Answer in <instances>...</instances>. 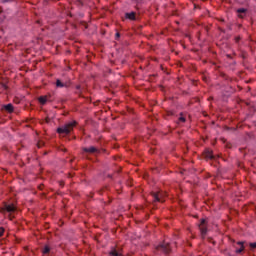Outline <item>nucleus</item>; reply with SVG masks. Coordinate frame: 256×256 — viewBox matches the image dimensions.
<instances>
[{
	"label": "nucleus",
	"mask_w": 256,
	"mask_h": 256,
	"mask_svg": "<svg viewBox=\"0 0 256 256\" xmlns=\"http://www.w3.org/2000/svg\"><path fill=\"white\" fill-rule=\"evenodd\" d=\"M75 125H77V122H75V121L70 122V123L58 128L57 133H59L60 135H69V133L73 131V128L75 127Z\"/></svg>",
	"instance_id": "obj_1"
},
{
	"label": "nucleus",
	"mask_w": 256,
	"mask_h": 256,
	"mask_svg": "<svg viewBox=\"0 0 256 256\" xmlns=\"http://www.w3.org/2000/svg\"><path fill=\"white\" fill-rule=\"evenodd\" d=\"M17 207L14 204H4V207L0 208V213H15Z\"/></svg>",
	"instance_id": "obj_2"
},
{
	"label": "nucleus",
	"mask_w": 256,
	"mask_h": 256,
	"mask_svg": "<svg viewBox=\"0 0 256 256\" xmlns=\"http://www.w3.org/2000/svg\"><path fill=\"white\" fill-rule=\"evenodd\" d=\"M152 197L154 201H157L158 203H163V201H165V193L163 192H154L152 193Z\"/></svg>",
	"instance_id": "obj_3"
},
{
	"label": "nucleus",
	"mask_w": 256,
	"mask_h": 256,
	"mask_svg": "<svg viewBox=\"0 0 256 256\" xmlns=\"http://www.w3.org/2000/svg\"><path fill=\"white\" fill-rule=\"evenodd\" d=\"M199 230L201 235L205 236L207 235V220L206 219H201L200 224H199Z\"/></svg>",
	"instance_id": "obj_4"
},
{
	"label": "nucleus",
	"mask_w": 256,
	"mask_h": 256,
	"mask_svg": "<svg viewBox=\"0 0 256 256\" xmlns=\"http://www.w3.org/2000/svg\"><path fill=\"white\" fill-rule=\"evenodd\" d=\"M158 251H164V253H169L171 251V246L169 245V243L164 242L163 244L159 245L157 247Z\"/></svg>",
	"instance_id": "obj_5"
},
{
	"label": "nucleus",
	"mask_w": 256,
	"mask_h": 256,
	"mask_svg": "<svg viewBox=\"0 0 256 256\" xmlns=\"http://www.w3.org/2000/svg\"><path fill=\"white\" fill-rule=\"evenodd\" d=\"M237 245L239 246V249L236 250V253H243V251H245V245L243 242H237Z\"/></svg>",
	"instance_id": "obj_6"
},
{
	"label": "nucleus",
	"mask_w": 256,
	"mask_h": 256,
	"mask_svg": "<svg viewBox=\"0 0 256 256\" xmlns=\"http://www.w3.org/2000/svg\"><path fill=\"white\" fill-rule=\"evenodd\" d=\"M135 12L126 13L125 17L126 19H130V21H135Z\"/></svg>",
	"instance_id": "obj_7"
},
{
	"label": "nucleus",
	"mask_w": 256,
	"mask_h": 256,
	"mask_svg": "<svg viewBox=\"0 0 256 256\" xmlns=\"http://www.w3.org/2000/svg\"><path fill=\"white\" fill-rule=\"evenodd\" d=\"M83 151H85V153H97V148L92 146L89 148H84Z\"/></svg>",
	"instance_id": "obj_8"
},
{
	"label": "nucleus",
	"mask_w": 256,
	"mask_h": 256,
	"mask_svg": "<svg viewBox=\"0 0 256 256\" xmlns=\"http://www.w3.org/2000/svg\"><path fill=\"white\" fill-rule=\"evenodd\" d=\"M109 256H123V253L117 251L116 249H113L109 252Z\"/></svg>",
	"instance_id": "obj_9"
},
{
	"label": "nucleus",
	"mask_w": 256,
	"mask_h": 256,
	"mask_svg": "<svg viewBox=\"0 0 256 256\" xmlns=\"http://www.w3.org/2000/svg\"><path fill=\"white\" fill-rule=\"evenodd\" d=\"M204 155H205L206 159H213V151H211V150H206L204 152Z\"/></svg>",
	"instance_id": "obj_10"
},
{
	"label": "nucleus",
	"mask_w": 256,
	"mask_h": 256,
	"mask_svg": "<svg viewBox=\"0 0 256 256\" xmlns=\"http://www.w3.org/2000/svg\"><path fill=\"white\" fill-rule=\"evenodd\" d=\"M5 111H8V113H13V105L7 104L4 106Z\"/></svg>",
	"instance_id": "obj_11"
},
{
	"label": "nucleus",
	"mask_w": 256,
	"mask_h": 256,
	"mask_svg": "<svg viewBox=\"0 0 256 256\" xmlns=\"http://www.w3.org/2000/svg\"><path fill=\"white\" fill-rule=\"evenodd\" d=\"M39 103H41L42 105H45V103H47V96H41L38 98Z\"/></svg>",
	"instance_id": "obj_12"
},
{
	"label": "nucleus",
	"mask_w": 256,
	"mask_h": 256,
	"mask_svg": "<svg viewBox=\"0 0 256 256\" xmlns=\"http://www.w3.org/2000/svg\"><path fill=\"white\" fill-rule=\"evenodd\" d=\"M49 251H51V248H49V246H45L42 253H44V255H46V253H49Z\"/></svg>",
	"instance_id": "obj_13"
},
{
	"label": "nucleus",
	"mask_w": 256,
	"mask_h": 256,
	"mask_svg": "<svg viewBox=\"0 0 256 256\" xmlns=\"http://www.w3.org/2000/svg\"><path fill=\"white\" fill-rule=\"evenodd\" d=\"M56 87H65V84L61 82V80L56 81Z\"/></svg>",
	"instance_id": "obj_14"
},
{
	"label": "nucleus",
	"mask_w": 256,
	"mask_h": 256,
	"mask_svg": "<svg viewBox=\"0 0 256 256\" xmlns=\"http://www.w3.org/2000/svg\"><path fill=\"white\" fill-rule=\"evenodd\" d=\"M4 233H5V228L1 227L0 228V237H3Z\"/></svg>",
	"instance_id": "obj_15"
},
{
	"label": "nucleus",
	"mask_w": 256,
	"mask_h": 256,
	"mask_svg": "<svg viewBox=\"0 0 256 256\" xmlns=\"http://www.w3.org/2000/svg\"><path fill=\"white\" fill-rule=\"evenodd\" d=\"M250 248L251 249H256V242L250 243Z\"/></svg>",
	"instance_id": "obj_16"
},
{
	"label": "nucleus",
	"mask_w": 256,
	"mask_h": 256,
	"mask_svg": "<svg viewBox=\"0 0 256 256\" xmlns=\"http://www.w3.org/2000/svg\"><path fill=\"white\" fill-rule=\"evenodd\" d=\"M245 11H246L245 8H240L237 10L238 13H245Z\"/></svg>",
	"instance_id": "obj_17"
},
{
	"label": "nucleus",
	"mask_w": 256,
	"mask_h": 256,
	"mask_svg": "<svg viewBox=\"0 0 256 256\" xmlns=\"http://www.w3.org/2000/svg\"><path fill=\"white\" fill-rule=\"evenodd\" d=\"M179 121H181V123H185V117L180 116Z\"/></svg>",
	"instance_id": "obj_18"
}]
</instances>
